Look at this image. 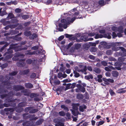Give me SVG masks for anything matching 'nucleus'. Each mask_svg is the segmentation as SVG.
Segmentation results:
<instances>
[{
  "instance_id": "nucleus-1",
  "label": "nucleus",
  "mask_w": 126,
  "mask_h": 126,
  "mask_svg": "<svg viewBox=\"0 0 126 126\" xmlns=\"http://www.w3.org/2000/svg\"><path fill=\"white\" fill-rule=\"evenodd\" d=\"M1 83L0 84V94H2L3 92L7 93L8 90L5 88L9 90L11 88L12 83L8 80L1 81Z\"/></svg>"
},
{
  "instance_id": "nucleus-2",
  "label": "nucleus",
  "mask_w": 126,
  "mask_h": 126,
  "mask_svg": "<svg viewBox=\"0 0 126 126\" xmlns=\"http://www.w3.org/2000/svg\"><path fill=\"white\" fill-rule=\"evenodd\" d=\"M33 106H30L26 108L25 109V110L26 112L29 111L30 113H34L37 112L38 110L37 109H33Z\"/></svg>"
},
{
  "instance_id": "nucleus-3",
  "label": "nucleus",
  "mask_w": 126,
  "mask_h": 126,
  "mask_svg": "<svg viewBox=\"0 0 126 126\" xmlns=\"http://www.w3.org/2000/svg\"><path fill=\"white\" fill-rule=\"evenodd\" d=\"M13 90L16 91L23 90L25 89V87L21 85H16L14 86L13 88Z\"/></svg>"
},
{
  "instance_id": "nucleus-4",
  "label": "nucleus",
  "mask_w": 126,
  "mask_h": 126,
  "mask_svg": "<svg viewBox=\"0 0 126 126\" xmlns=\"http://www.w3.org/2000/svg\"><path fill=\"white\" fill-rule=\"evenodd\" d=\"M25 59H20L17 63V64L19 67H24L25 66L26 63H25Z\"/></svg>"
},
{
  "instance_id": "nucleus-5",
  "label": "nucleus",
  "mask_w": 126,
  "mask_h": 126,
  "mask_svg": "<svg viewBox=\"0 0 126 126\" xmlns=\"http://www.w3.org/2000/svg\"><path fill=\"white\" fill-rule=\"evenodd\" d=\"M102 79L105 82V84L107 85H109L110 84V83L108 82L111 83H113L114 82V80L112 79H107L106 78H102Z\"/></svg>"
},
{
  "instance_id": "nucleus-6",
  "label": "nucleus",
  "mask_w": 126,
  "mask_h": 126,
  "mask_svg": "<svg viewBox=\"0 0 126 126\" xmlns=\"http://www.w3.org/2000/svg\"><path fill=\"white\" fill-rule=\"evenodd\" d=\"M76 86L77 88H79L80 92L84 93L86 91L85 88L82 87L81 84H78L76 85Z\"/></svg>"
},
{
  "instance_id": "nucleus-7",
  "label": "nucleus",
  "mask_w": 126,
  "mask_h": 126,
  "mask_svg": "<svg viewBox=\"0 0 126 126\" xmlns=\"http://www.w3.org/2000/svg\"><path fill=\"white\" fill-rule=\"evenodd\" d=\"M17 99H12V98H10L9 97H8L5 100V102L8 103H10V102H15L16 100Z\"/></svg>"
},
{
  "instance_id": "nucleus-8",
  "label": "nucleus",
  "mask_w": 126,
  "mask_h": 126,
  "mask_svg": "<svg viewBox=\"0 0 126 126\" xmlns=\"http://www.w3.org/2000/svg\"><path fill=\"white\" fill-rule=\"evenodd\" d=\"M79 103L72 104V106L73 109V110H75L76 111H78V107L79 106Z\"/></svg>"
},
{
  "instance_id": "nucleus-9",
  "label": "nucleus",
  "mask_w": 126,
  "mask_h": 126,
  "mask_svg": "<svg viewBox=\"0 0 126 126\" xmlns=\"http://www.w3.org/2000/svg\"><path fill=\"white\" fill-rule=\"evenodd\" d=\"M25 86L26 88L29 89H31L33 87V84L30 82L25 83Z\"/></svg>"
},
{
  "instance_id": "nucleus-10",
  "label": "nucleus",
  "mask_w": 126,
  "mask_h": 126,
  "mask_svg": "<svg viewBox=\"0 0 126 126\" xmlns=\"http://www.w3.org/2000/svg\"><path fill=\"white\" fill-rule=\"evenodd\" d=\"M40 53V51H39L37 50L36 51H34L32 52H29L26 53H25V54L26 55H32L35 54H39Z\"/></svg>"
},
{
  "instance_id": "nucleus-11",
  "label": "nucleus",
  "mask_w": 126,
  "mask_h": 126,
  "mask_svg": "<svg viewBox=\"0 0 126 126\" xmlns=\"http://www.w3.org/2000/svg\"><path fill=\"white\" fill-rule=\"evenodd\" d=\"M65 37L67 38H69L71 40H74L75 39L74 38V36L72 34H64Z\"/></svg>"
},
{
  "instance_id": "nucleus-12",
  "label": "nucleus",
  "mask_w": 126,
  "mask_h": 126,
  "mask_svg": "<svg viewBox=\"0 0 126 126\" xmlns=\"http://www.w3.org/2000/svg\"><path fill=\"white\" fill-rule=\"evenodd\" d=\"M30 72V70L27 69L20 72V73L21 75H26L28 74Z\"/></svg>"
},
{
  "instance_id": "nucleus-13",
  "label": "nucleus",
  "mask_w": 126,
  "mask_h": 126,
  "mask_svg": "<svg viewBox=\"0 0 126 126\" xmlns=\"http://www.w3.org/2000/svg\"><path fill=\"white\" fill-rule=\"evenodd\" d=\"M21 93H24V95L25 96H29L30 93L28 91V90L27 89H24L21 91Z\"/></svg>"
},
{
  "instance_id": "nucleus-14",
  "label": "nucleus",
  "mask_w": 126,
  "mask_h": 126,
  "mask_svg": "<svg viewBox=\"0 0 126 126\" xmlns=\"http://www.w3.org/2000/svg\"><path fill=\"white\" fill-rule=\"evenodd\" d=\"M79 110L81 112H83L84 109H86L87 107V106L84 104H83L81 106L79 105Z\"/></svg>"
},
{
  "instance_id": "nucleus-15",
  "label": "nucleus",
  "mask_w": 126,
  "mask_h": 126,
  "mask_svg": "<svg viewBox=\"0 0 126 126\" xmlns=\"http://www.w3.org/2000/svg\"><path fill=\"white\" fill-rule=\"evenodd\" d=\"M16 27L15 25H8L6 26L4 28V29L5 30H8L9 28L11 29L15 28Z\"/></svg>"
},
{
  "instance_id": "nucleus-16",
  "label": "nucleus",
  "mask_w": 126,
  "mask_h": 126,
  "mask_svg": "<svg viewBox=\"0 0 126 126\" xmlns=\"http://www.w3.org/2000/svg\"><path fill=\"white\" fill-rule=\"evenodd\" d=\"M76 19V17H74L71 19L70 17H68L66 18V21H70L71 23H73Z\"/></svg>"
},
{
  "instance_id": "nucleus-17",
  "label": "nucleus",
  "mask_w": 126,
  "mask_h": 126,
  "mask_svg": "<svg viewBox=\"0 0 126 126\" xmlns=\"http://www.w3.org/2000/svg\"><path fill=\"white\" fill-rule=\"evenodd\" d=\"M23 34L25 36L28 37L32 34V33L31 31H25L23 33Z\"/></svg>"
},
{
  "instance_id": "nucleus-18",
  "label": "nucleus",
  "mask_w": 126,
  "mask_h": 126,
  "mask_svg": "<svg viewBox=\"0 0 126 126\" xmlns=\"http://www.w3.org/2000/svg\"><path fill=\"white\" fill-rule=\"evenodd\" d=\"M77 98L79 100H81L83 99L84 96L83 94L80 93H78L77 95Z\"/></svg>"
},
{
  "instance_id": "nucleus-19",
  "label": "nucleus",
  "mask_w": 126,
  "mask_h": 126,
  "mask_svg": "<svg viewBox=\"0 0 126 126\" xmlns=\"http://www.w3.org/2000/svg\"><path fill=\"white\" fill-rule=\"evenodd\" d=\"M26 103L25 102H21L18 104V107L20 108L26 106Z\"/></svg>"
},
{
  "instance_id": "nucleus-20",
  "label": "nucleus",
  "mask_w": 126,
  "mask_h": 126,
  "mask_svg": "<svg viewBox=\"0 0 126 126\" xmlns=\"http://www.w3.org/2000/svg\"><path fill=\"white\" fill-rule=\"evenodd\" d=\"M39 95L38 94L36 93H32L30 94L29 96L31 98H32L35 97H37Z\"/></svg>"
},
{
  "instance_id": "nucleus-21",
  "label": "nucleus",
  "mask_w": 126,
  "mask_h": 126,
  "mask_svg": "<svg viewBox=\"0 0 126 126\" xmlns=\"http://www.w3.org/2000/svg\"><path fill=\"white\" fill-rule=\"evenodd\" d=\"M35 115L33 114V115H30V117L29 120L30 121H34L38 119V118L36 117H35Z\"/></svg>"
},
{
  "instance_id": "nucleus-22",
  "label": "nucleus",
  "mask_w": 126,
  "mask_h": 126,
  "mask_svg": "<svg viewBox=\"0 0 126 126\" xmlns=\"http://www.w3.org/2000/svg\"><path fill=\"white\" fill-rule=\"evenodd\" d=\"M58 26L60 28L63 27L64 29H66L67 27V25L66 23L63 24L61 23H60Z\"/></svg>"
},
{
  "instance_id": "nucleus-23",
  "label": "nucleus",
  "mask_w": 126,
  "mask_h": 126,
  "mask_svg": "<svg viewBox=\"0 0 126 126\" xmlns=\"http://www.w3.org/2000/svg\"><path fill=\"white\" fill-rule=\"evenodd\" d=\"M64 123L59 121L57 122V124H55V126H64Z\"/></svg>"
},
{
  "instance_id": "nucleus-24",
  "label": "nucleus",
  "mask_w": 126,
  "mask_h": 126,
  "mask_svg": "<svg viewBox=\"0 0 126 126\" xmlns=\"http://www.w3.org/2000/svg\"><path fill=\"white\" fill-rule=\"evenodd\" d=\"M112 74L113 77H117L119 75V73L117 71H112Z\"/></svg>"
},
{
  "instance_id": "nucleus-25",
  "label": "nucleus",
  "mask_w": 126,
  "mask_h": 126,
  "mask_svg": "<svg viewBox=\"0 0 126 126\" xmlns=\"http://www.w3.org/2000/svg\"><path fill=\"white\" fill-rule=\"evenodd\" d=\"M80 38L82 41V42L84 41V42H86L87 41L88 38V36L86 35H83Z\"/></svg>"
},
{
  "instance_id": "nucleus-26",
  "label": "nucleus",
  "mask_w": 126,
  "mask_h": 126,
  "mask_svg": "<svg viewBox=\"0 0 126 126\" xmlns=\"http://www.w3.org/2000/svg\"><path fill=\"white\" fill-rule=\"evenodd\" d=\"M115 53L116 55L117 56H125L126 55V54L125 53L122 52H117L116 53Z\"/></svg>"
},
{
  "instance_id": "nucleus-27",
  "label": "nucleus",
  "mask_w": 126,
  "mask_h": 126,
  "mask_svg": "<svg viewBox=\"0 0 126 126\" xmlns=\"http://www.w3.org/2000/svg\"><path fill=\"white\" fill-rule=\"evenodd\" d=\"M44 120L43 118L39 119L36 122V124L37 125H41L44 121Z\"/></svg>"
},
{
  "instance_id": "nucleus-28",
  "label": "nucleus",
  "mask_w": 126,
  "mask_h": 126,
  "mask_svg": "<svg viewBox=\"0 0 126 126\" xmlns=\"http://www.w3.org/2000/svg\"><path fill=\"white\" fill-rule=\"evenodd\" d=\"M70 110L71 111L72 114L75 116H77L79 113V112L78 111H76L75 110Z\"/></svg>"
},
{
  "instance_id": "nucleus-29",
  "label": "nucleus",
  "mask_w": 126,
  "mask_h": 126,
  "mask_svg": "<svg viewBox=\"0 0 126 126\" xmlns=\"http://www.w3.org/2000/svg\"><path fill=\"white\" fill-rule=\"evenodd\" d=\"M93 71L97 74H99L101 72V70L100 69L97 67L94 68Z\"/></svg>"
},
{
  "instance_id": "nucleus-30",
  "label": "nucleus",
  "mask_w": 126,
  "mask_h": 126,
  "mask_svg": "<svg viewBox=\"0 0 126 126\" xmlns=\"http://www.w3.org/2000/svg\"><path fill=\"white\" fill-rule=\"evenodd\" d=\"M4 110L6 112L10 111L11 112H13L14 111V109L12 108H5Z\"/></svg>"
},
{
  "instance_id": "nucleus-31",
  "label": "nucleus",
  "mask_w": 126,
  "mask_h": 126,
  "mask_svg": "<svg viewBox=\"0 0 126 126\" xmlns=\"http://www.w3.org/2000/svg\"><path fill=\"white\" fill-rule=\"evenodd\" d=\"M126 88H121L119 89L118 90V91H119L117 93L119 94H121L125 93L126 92V90H123V89Z\"/></svg>"
},
{
  "instance_id": "nucleus-32",
  "label": "nucleus",
  "mask_w": 126,
  "mask_h": 126,
  "mask_svg": "<svg viewBox=\"0 0 126 126\" xmlns=\"http://www.w3.org/2000/svg\"><path fill=\"white\" fill-rule=\"evenodd\" d=\"M31 123L30 121H27L24 122L22 123V125L24 126H30Z\"/></svg>"
},
{
  "instance_id": "nucleus-33",
  "label": "nucleus",
  "mask_w": 126,
  "mask_h": 126,
  "mask_svg": "<svg viewBox=\"0 0 126 126\" xmlns=\"http://www.w3.org/2000/svg\"><path fill=\"white\" fill-rule=\"evenodd\" d=\"M13 39L14 40L18 41H21L22 39L21 37H19L17 35H16L14 36Z\"/></svg>"
},
{
  "instance_id": "nucleus-34",
  "label": "nucleus",
  "mask_w": 126,
  "mask_h": 126,
  "mask_svg": "<svg viewBox=\"0 0 126 126\" xmlns=\"http://www.w3.org/2000/svg\"><path fill=\"white\" fill-rule=\"evenodd\" d=\"M81 45L79 44H75L74 48L75 49L78 50L80 48Z\"/></svg>"
},
{
  "instance_id": "nucleus-35",
  "label": "nucleus",
  "mask_w": 126,
  "mask_h": 126,
  "mask_svg": "<svg viewBox=\"0 0 126 126\" xmlns=\"http://www.w3.org/2000/svg\"><path fill=\"white\" fill-rule=\"evenodd\" d=\"M37 35L36 33H34L32 34V36L30 37V39L31 40H33L37 37Z\"/></svg>"
},
{
  "instance_id": "nucleus-36",
  "label": "nucleus",
  "mask_w": 126,
  "mask_h": 126,
  "mask_svg": "<svg viewBox=\"0 0 126 126\" xmlns=\"http://www.w3.org/2000/svg\"><path fill=\"white\" fill-rule=\"evenodd\" d=\"M15 52H17L21 50V46H18L15 47L14 49Z\"/></svg>"
},
{
  "instance_id": "nucleus-37",
  "label": "nucleus",
  "mask_w": 126,
  "mask_h": 126,
  "mask_svg": "<svg viewBox=\"0 0 126 126\" xmlns=\"http://www.w3.org/2000/svg\"><path fill=\"white\" fill-rule=\"evenodd\" d=\"M7 51L5 53V54L7 55V54H12V53L13 52V51L11 49L9 48L7 50Z\"/></svg>"
},
{
  "instance_id": "nucleus-38",
  "label": "nucleus",
  "mask_w": 126,
  "mask_h": 126,
  "mask_svg": "<svg viewBox=\"0 0 126 126\" xmlns=\"http://www.w3.org/2000/svg\"><path fill=\"white\" fill-rule=\"evenodd\" d=\"M87 70L86 66H85L83 68V69H82L81 70H78L77 71L78 72H86Z\"/></svg>"
},
{
  "instance_id": "nucleus-39",
  "label": "nucleus",
  "mask_w": 126,
  "mask_h": 126,
  "mask_svg": "<svg viewBox=\"0 0 126 126\" xmlns=\"http://www.w3.org/2000/svg\"><path fill=\"white\" fill-rule=\"evenodd\" d=\"M73 73L74 74V76L76 78H78L80 76L79 74L76 71L74 70Z\"/></svg>"
},
{
  "instance_id": "nucleus-40",
  "label": "nucleus",
  "mask_w": 126,
  "mask_h": 126,
  "mask_svg": "<svg viewBox=\"0 0 126 126\" xmlns=\"http://www.w3.org/2000/svg\"><path fill=\"white\" fill-rule=\"evenodd\" d=\"M85 78L87 80H89L90 79H93V77L92 74H90L89 76H85Z\"/></svg>"
},
{
  "instance_id": "nucleus-41",
  "label": "nucleus",
  "mask_w": 126,
  "mask_h": 126,
  "mask_svg": "<svg viewBox=\"0 0 126 126\" xmlns=\"http://www.w3.org/2000/svg\"><path fill=\"white\" fill-rule=\"evenodd\" d=\"M33 61L30 59H27L26 61V62L27 64H30L32 63Z\"/></svg>"
},
{
  "instance_id": "nucleus-42",
  "label": "nucleus",
  "mask_w": 126,
  "mask_h": 126,
  "mask_svg": "<svg viewBox=\"0 0 126 126\" xmlns=\"http://www.w3.org/2000/svg\"><path fill=\"white\" fill-rule=\"evenodd\" d=\"M117 31L121 33H123L124 32V30L122 27V26L119 27Z\"/></svg>"
},
{
  "instance_id": "nucleus-43",
  "label": "nucleus",
  "mask_w": 126,
  "mask_h": 126,
  "mask_svg": "<svg viewBox=\"0 0 126 126\" xmlns=\"http://www.w3.org/2000/svg\"><path fill=\"white\" fill-rule=\"evenodd\" d=\"M104 1L103 0H100L98 2V3L101 6H103L105 5Z\"/></svg>"
},
{
  "instance_id": "nucleus-44",
  "label": "nucleus",
  "mask_w": 126,
  "mask_h": 126,
  "mask_svg": "<svg viewBox=\"0 0 126 126\" xmlns=\"http://www.w3.org/2000/svg\"><path fill=\"white\" fill-rule=\"evenodd\" d=\"M105 122L104 121H100L99 122H97L96 124V125L97 126H99L100 125H103Z\"/></svg>"
},
{
  "instance_id": "nucleus-45",
  "label": "nucleus",
  "mask_w": 126,
  "mask_h": 126,
  "mask_svg": "<svg viewBox=\"0 0 126 126\" xmlns=\"http://www.w3.org/2000/svg\"><path fill=\"white\" fill-rule=\"evenodd\" d=\"M17 71H13L12 72L10 73L9 75L10 76H15L17 73Z\"/></svg>"
},
{
  "instance_id": "nucleus-46",
  "label": "nucleus",
  "mask_w": 126,
  "mask_h": 126,
  "mask_svg": "<svg viewBox=\"0 0 126 126\" xmlns=\"http://www.w3.org/2000/svg\"><path fill=\"white\" fill-rule=\"evenodd\" d=\"M0 65H1L0 67L2 68H4L7 66L8 64V63H5L2 64H1V63H0Z\"/></svg>"
},
{
  "instance_id": "nucleus-47",
  "label": "nucleus",
  "mask_w": 126,
  "mask_h": 126,
  "mask_svg": "<svg viewBox=\"0 0 126 126\" xmlns=\"http://www.w3.org/2000/svg\"><path fill=\"white\" fill-rule=\"evenodd\" d=\"M7 94V96L10 97L14 95V93L12 91H11Z\"/></svg>"
},
{
  "instance_id": "nucleus-48",
  "label": "nucleus",
  "mask_w": 126,
  "mask_h": 126,
  "mask_svg": "<svg viewBox=\"0 0 126 126\" xmlns=\"http://www.w3.org/2000/svg\"><path fill=\"white\" fill-rule=\"evenodd\" d=\"M122 56V57H119L118 59V61L121 62H123L125 61V58Z\"/></svg>"
},
{
  "instance_id": "nucleus-49",
  "label": "nucleus",
  "mask_w": 126,
  "mask_h": 126,
  "mask_svg": "<svg viewBox=\"0 0 126 126\" xmlns=\"http://www.w3.org/2000/svg\"><path fill=\"white\" fill-rule=\"evenodd\" d=\"M61 107L62 109H64L65 110L67 111H68L69 110L68 108L64 105H61Z\"/></svg>"
},
{
  "instance_id": "nucleus-50",
  "label": "nucleus",
  "mask_w": 126,
  "mask_h": 126,
  "mask_svg": "<svg viewBox=\"0 0 126 126\" xmlns=\"http://www.w3.org/2000/svg\"><path fill=\"white\" fill-rule=\"evenodd\" d=\"M22 18L24 20H26L29 18V16L28 15H24L22 16Z\"/></svg>"
},
{
  "instance_id": "nucleus-51",
  "label": "nucleus",
  "mask_w": 126,
  "mask_h": 126,
  "mask_svg": "<svg viewBox=\"0 0 126 126\" xmlns=\"http://www.w3.org/2000/svg\"><path fill=\"white\" fill-rule=\"evenodd\" d=\"M17 44L11 45L9 47V49H13L14 50L15 48V46Z\"/></svg>"
},
{
  "instance_id": "nucleus-52",
  "label": "nucleus",
  "mask_w": 126,
  "mask_h": 126,
  "mask_svg": "<svg viewBox=\"0 0 126 126\" xmlns=\"http://www.w3.org/2000/svg\"><path fill=\"white\" fill-rule=\"evenodd\" d=\"M7 55L5 57V59L7 60H9V59L11 58L13 56L12 54H9Z\"/></svg>"
},
{
  "instance_id": "nucleus-53",
  "label": "nucleus",
  "mask_w": 126,
  "mask_h": 126,
  "mask_svg": "<svg viewBox=\"0 0 126 126\" xmlns=\"http://www.w3.org/2000/svg\"><path fill=\"white\" fill-rule=\"evenodd\" d=\"M109 92L111 95V96H112L114 95H115V94L113 90L112 89H110L109 91Z\"/></svg>"
},
{
  "instance_id": "nucleus-54",
  "label": "nucleus",
  "mask_w": 126,
  "mask_h": 126,
  "mask_svg": "<svg viewBox=\"0 0 126 126\" xmlns=\"http://www.w3.org/2000/svg\"><path fill=\"white\" fill-rule=\"evenodd\" d=\"M36 77V74L35 73H32L30 76V78H34Z\"/></svg>"
},
{
  "instance_id": "nucleus-55",
  "label": "nucleus",
  "mask_w": 126,
  "mask_h": 126,
  "mask_svg": "<svg viewBox=\"0 0 126 126\" xmlns=\"http://www.w3.org/2000/svg\"><path fill=\"white\" fill-rule=\"evenodd\" d=\"M112 53V52L111 50H108L106 52V54L108 55H111Z\"/></svg>"
},
{
  "instance_id": "nucleus-56",
  "label": "nucleus",
  "mask_w": 126,
  "mask_h": 126,
  "mask_svg": "<svg viewBox=\"0 0 126 126\" xmlns=\"http://www.w3.org/2000/svg\"><path fill=\"white\" fill-rule=\"evenodd\" d=\"M31 22L30 21H28L24 23L23 25L25 27L28 26H29L31 24Z\"/></svg>"
},
{
  "instance_id": "nucleus-57",
  "label": "nucleus",
  "mask_w": 126,
  "mask_h": 126,
  "mask_svg": "<svg viewBox=\"0 0 126 126\" xmlns=\"http://www.w3.org/2000/svg\"><path fill=\"white\" fill-rule=\"evenodd\" d=\"M21 50H26L27 49L28 47L27 46H22L21 45Z\"/></svg>"
},
{
  "instance_id": "nucleus-58",
  "label": "nucleus",
  "mask_w": 126,
  "mask_h": 126,
  "mask_svg": "<svg viewBox=\"0 0 126 126\" xmlns=\"http://www.w3.org/2000/svg\"><path fill=\"white\" fill-rule=\"evenodd\" d=\"M59 114L60 116H64L65 115V112L63 111H60L59 112Z\"/></svg>"
},
{
  "instance_id": "nucleus-59",
  "label": "nucleus",
  "mask_w": 126,
  "mask_h": 126,
  "mask_svg": "<svg viewBox=\"0 0 126 126\" xmlns=\"http://www.w3.org/2000/svg\"><path fill=\"white\" fill-rule=\"evenodd\" d=\"M8 16L10 17L11 19H12L14 17V15L12 13H9L8 15Z\"/></svg>"
},
{
  "instance_id": "nucleus-60",
  "label": "nucleus",
  "mask_w": 126,
  "mask_h": 126,
  "mask_svg": "<svg viewBox=\"0 0 126 126\" xmlns=\"http://www.w3.org/2000/svg\"><path fill=\"white\" fill-rule=\"evenodd\" d=\"M60 82L59 80H55L54 81V83L56 85H59L60 84Z\"/></svg>"
},
{
  "instance_id": "nucleus-61",
  "label": "nucleus",
  "mask_w": 126,
  "mask_h": 126,
  "mask_svg": "<svg viewBox=\"0 0 126 126\" xmlns=\"http://www.w3.org/2000/svg\"><path fill=\"white\" fill-rule=\"evenodd\" d=\"M22 11L20 9L17 8H16L15 10V12L17 13H19L21 12Z\"/></svg>"
},
{
  "instance_id": "nucleus-62",
  "label": "nucleus",
  "mask_w": 126,
  "mask_h": 126,
  "mask_svg": "<svg viewBox=\"0 0 126 126\" xmlns=\"http://www.w3.org/2000/svg\"><path fill=\"white\" fill-rule=\"evenodd\" d=\"M39 47L38 46H35L32 47L31 48L32 50H37L39 49Z\"/></svg>"
},
{
  "instance_id": "nucleus-63",
  "label": "nucleus",
  "mask_w": 126,
  "mask_h": 126,
  "mask_svg": "<svg viewBox=\"0 0 126 126\" xmlns=\"http://www.w3.org/2000/svg\"><path fill=\"white\" fill-rule=\"evenodd\" d=\"M101 63L102 65L104 66L107 65L108 63L105 61H102L101 62Z\"/></svg>"
},
{
  "instance_id": "nucleus-64",
  "label": "nucleus",
  "mask_w": 126,
  "mask_h": 126,
  "mask_svg": "<svg viewBox=\"0 0 126 126\" xmlns=\"http://www.w3.org/2000/svg\"><path fill=\"white\" fill-rule=\"evenodd\" d=\"M16 111L18 113H20L22 111V110L20 108H19V107H16Z\"/></svg>"
}]
</instances>
